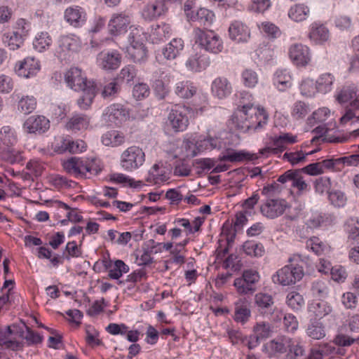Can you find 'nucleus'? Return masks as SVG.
<instances>
[{"label":"nucleus","instance_id":"nucleus-31","mask_svg":"<svg viewBox=\"0 0 359 359\" xmlns=\"http://www.w3.org/2000/svg\"><path fill=\"white\" fill-rule=\"evenodd\" d=\"M210 60L205 55L195 54L189 58L186 65L192 71L201 72L209 67Z\"/></svg>","mask_w":359,"mask_h":359},{"label":"nucleus","instance_id":"nucleus-60","mask_svg":"<svg viewBox=\"0 0 359 359\" xmlns=\"http://www.w3.org/2000/svg\"><path fill=\"white\" fill-rule=\"evenodd\" d=\"M137 69L133 65L123 67L119 72V78L126 82L132 81L137 75Z\"/></svg>","mask_w":359,"mask_h":359},{"label":"nucleus","instance_id":"nucleus-17","mask_svg":"<svg viewBox=\"0 0 359 359\" xmlns=\"http://www.w3.org/2000/svg\"><path fill=\"white\" fill-rule=\"evenodd\" d=\"M40 63L34 57H27L15 65V71L21 77L30 78L40 70Z\"/></svg>","mask_w":359,"mask_h":359},{"label":"nucleus","instance_id":"nucleus-5","mask_svg":"<svg viewBox=\"0 0 359 359\" xmlns=\"http://www.w3.org/2000/svg\"><path fill=\"white\" fill-rule=\"evenodd\" d=\"M65 170L76 177H86L87 174L97 175L101 168L95 160H83L78 157H72L62 164Z\"/></svg>","mask_w":359,"mask_h":359},{"label":"nucleus","instance_id":"nucleus-39","mask_svg":"<svg viewBox=\"0 0 359 359\" xmlns=\"http://www.w3.org/2000/svg\"><path fill=\"white\" fill-rule=\"evenodd\" d=\"M36 98L32 95L22 96L18 102V109L27 115L31 114L36 107Z\"/></svg>","mask_w":359,"mask_h":359},{"label":"nucleus","instance_id":"nucleus-54","mask_svg":"<svg viewBox=\"0 0 359 359\" xmlns=\"http://www.w3.org/2000/svg\"><path fill=\"white\" fill-rule=\"evenodd\" d=\"M242 81L247 88H254L258 83L257 73L252 69H245L241 74Z\"/></svg>","mask_w":359,"mask_h":359},{"label":"nucleus","instance_id":"nucleus-22","mask_svg":"<svg viewBox=\"0 0 359 359\" xmlns=\"http://www.w3.org/2000/svg\"><path fill=\"white\" fill-rule=\"evenodd\" d=\"M309 38L316 44H323L330 38L329 29L323 24L313 22L311 25Z\"/></svg>","mask_w":359,"mask_h":359},{"label":"nucleus","instance_id":"nucleus-50","mask_svg":"<svg viewBox=\"0 0 359 359\" xmlns=\"http://www.w3.org/2000/svg\"><path fill=\"white\" fill-rule=\"evenodd\" d=\"M283 159L287 161L292 165L304 163L306 161V154L301 150L287 151L283 156Z\"/></svg>","mask_w":359,"mask_h":359},{"label":"nucleus","instance_id":"nucleus-8","mask_svg":"<svg viewBox=\"0 0 359 359\" xmlns=\"http://www.w3.org/2000/svg\"><path fill=\"white\" fill-rule=\"evenodd\" d=\"M189 113L188 108L183 105L177 104L171 109L168 120L175 131H183L187 128L189 124Z\"/></svg>","mask_w":359,"mask_h":359},{"label":"nucleus","instance_id":"nucleus-41","mask_svg":"<svg viewBox=\"0 0 359 359\" xmlns=\"http://www.w3.org/2000/svg\"><path fill=\"white\" fill-rule=\"evenodd\" d=\"M255 303L262 313H265L266 310L271 311L273 305V299L271 295L259 292L255 297Z\"/></svg>","mask_w":359,"mask_h":359},{"label":"nucleus","instance_id":"nucleus-53","mask_svg":"<svg viewBox=\"0 0 359 359\" xmlns=\"http://www.w3.org/2000/svg\"><path fill=\"white\" fill-rule=\"evenodd\" d=\"M121 88L116 79H112L109 83L104 86L101 95L104 99H112L120 92Z\"/></svg>","mask_w":359,"mask_h":359},{"label":"nucleus","instance_id":"nucleus-45","mask_svg":"<svg viewBox=\"0 0 359 359\" xmlns=\"http://www.w3.org/2000/svg\"><path fill=\"white\" fill-rule=\"evenodd\" d=\"M245 253L251 257H262L264 253L262 244L252 241H247L243 245Z\"/></svg>","mask_w":359,"mask_h":359},{"label":"nucleus","instance_id":"nucleus-33","mask_svg":"<svg viewBox=\"0 0 359 359\" xmlns=\"http://www.w3.org/2000/svg\"><path fill=\"white\" fill-rule=\"evenodd\" d=\"M251 316L249 306L240 300L235 304L233 319L237 323H245Z\"/></svg>","mask_w":359,"mask_h":359},{"label":"nucleus","instance_id":"nucleus-59","mask_svg":"<svg viewBox=\"0 0 359 359\" xmlns=\"http://www.w3.org/2000/svg\"><path fill=\"white\" fill-rule=\"evenodd\" d=\"M0 142L6 146L13 145L16 142L13 130L9 126H4L0 130Z\"/></svg>","mask_w":359,"mask_h":359},{"label":"nucleus","instance_id":"nucleus-55","mask_svg":"<svg viewBox=\"0 0 359 359\" xmlns=\"http://www.w3.org/2000/svg\"><path fill=\"white\" fill-rule=\"evenodd\" d=\"M309 111L310 109L308 104L302 101H297L292 107L291 115L294 119H302L309 113Z\"/></svg>","mask_w":359,"mask_h":359},{"label":"nucleus","instance_id":"nucleus-13","mask_svg":"<svg viewBox=\"0 0 359 359\" xmlns=\"http://www.w3.org/2000/svg\"><path fill=\"white\" fill-rule=\"evenodd\" d=\"M287 208L289 205L284 199L268 198L260 210L264 216L274 219L282 215Z\"/></svg>","mask_w":359,"mask_h":359},{"label":"nucleus","instance_id":"nucleus-52","mask_svg":"<svg viewBox=\"0 0 359 359\" xmlns=\"http://www.w3.org/2000/svg\"><path fill=\"white\" fill-rule=\"evenodd\" d=\"M334 82V76L330 74H323L316 81L317 90L326 93L331 90Z\"/></svg>","mask_w":359,"mask_h":359},{"label":"nucleus","instance_id":"nucleus-14","mask_svg":"<svg viewBox=\"0 0 359 359\" xmlns=\"http://www.w3.org/2000/svg\"><path fill=\"white\" fill-rule=\"evenodd\" d=\"M288 54L293 64L297 67H306L311 61L309 48L302 43L292 44Z\"/></svg>","mask_w":359,"mask_h":359},{"label":"nucleus","instance_id":"nucleus-35","mask_svg":"<svg viewBox=\"0 0 359 359\" xmlns=\"http://www.w3.org/2000/svg\"><path fill=\"white\" fill-rule=\"evenodd\" d=\"M251 154L243 151H235L231 149L226 151V154L219 156V161H229L231 163L241 162L245 159L252 160Z\"/></svg>","mask_w":359,"mask_h":359},{"label":"nucleus","instance_id":"nucleus-21","mask_svg":"<svg viewBox=\"0 0 359 359\" xmlns=\"http://www.w3.org/2000/svg\"><path fill=\"white\" fill-rule=\"evenodd\" d=\"M229 34L232 40L238 43L244 42L250 38V29L243 22L234 21L229 27Z\"/></svg>","mask_w":359,"mask_h":359},{"label":"nucleus","instance_id":"nucleus-42","mask_svg":"<svg viewBox=\"0 0 359 359\" xmlns=\"http://www.w3.org/2000/svg\"><path fill=\"white\" fill-rule=\"evenodd\" d=\"M124 142V135L116 130L107 132L102 137V142L106 146L117 147Z\"/></svg>","mask_w":359,"mask_h":359},{"label":"nucleus","instance_id":"nucleus-58","mask_svg":"<svg viewBox=\"0 0 359 359\" xmlns=\"http://www.w3.org/2000/svg\"><path fill=\"white\" fill-rule=\"evenodd\" d=\"M111 180L118 183L128 184L130 187L137 188L144 185L142 181H135L122 173H114L111 175Z\"/></svg>","mask_w":359,"mask_h":359},{"label":"nucleus","instance_id":"nucleus-48","mask_svg":"<svg viewBox=\"0 0 359 359\" xmlns=\"http://www.w3.org/2000/svg\"><path fill=\"white\" fill-rule=\"evenodd\" d=\"M197 149L199 151L212 150L222 147L220 140L217 137H207L196 142Z\"/></svg>","mask_w":359,"mask_h":359},{"label":"nucleus","instance_id":"nucleus-1","mask_svg":"<svg viewBox=\"0 0 359 359\" xmlns=\"http://www.w3.org/2000/svg\"><path fill=\"white\" fill-rule=\"evenodd\" d=\"M67 86L75 91H82L77 104L81 109H88L96 95V85L93 81L88 80L84 72L78 67H71L65 74Z\"/></svg>","mask_w":359,"mask_h":359},{"label":"nucleus","instance_id":"nucleus-30","mask_svg":"<svg viewBox=\"0 0 359 359\" xmlns=\"http://www.w3.org/2000/svg\"><path fill=\"white\" fill-rule=\"evenodd\" d=\"M309 14L310 9L304 4H296L292 6L288 11V17L297 22L306 20Z\"/></svg>","mask_w":359,"mask_h":359},{"label":"nucleus","instance_id":"nucleus-49","mask_svg":"<svg viewBox=\"0 0 359 359\" xmlns=\"http://www.w3.org/2000/svg\"><path fill=\"white\" fill-rule=\"evenodd\" d=\"M307 334L313 339H320L325 336L324 327L318 320L311 321L306 330Z\"/></svg>","mask_w":359,"mask_h":359},{"label":"nucleus","instance_id":"nucleus-34","mask_svg":"<svg viewBox=\"0 0 359 359\" xmlns=\"http://www.w3.org/2000/svg\"><path fill=\"white\" fill-rule=\"evenodd\" d=\"M291 339L286 336L278 337L269 343V348L273 353H287L291 344Z\"/></svg>","mask_w":359,"mask_h":359},{"label":"nucleus","instance_id":"nucleus-11","mask_svg":"<svg viewBox=\"0 0 359 359\" xmlns=\"http://www.w3.org/2000/svg\"><path fill=\"white\" fill-rule=\"evenodd\" d=\"M122 62V55L116 50L102 51L97 57V65L106 71L117 69Z\"/></svg>","mask_w":359,"mask_h":359},{"label":"nucleus","instance_id":"nucleus-18","mask_svg":"<svg viewBox=\"0 0 359 359\" xmlns=\"http://www.w3.org/2000/svg\"><path fill=\"white\" fill-rule=\"evenodd\" d=\"M64 18L70 26L78 28L85 24L86 21V13L81 6H72L65 9Z\"/></svg>","mask_w":359,"mask_h":359},{"label":"nucleus","instance_id":"nucleus-32","mask_svg":"<svg viewBox=\"0 0 359 359\" xmlns=\"http://www.w3.org/2000/svg\"><path fill=\"white\" fill-rule=\"evenodd\" d=\"M273 83L280 91H284L292 86V76L286 69H278L274 74Z\"/></svg>","mask_w":359,"mask_h":359},{"label":"nucleus","instance_id":"nucleus-51","mask_svg":"<svg viewBox=\"0 0 359 359\" xmlns=\"http://www.w3.org/2000/svg\"><path fill=\"white\" fill-rule=\"evenodd\" d=\"M286 303L292 309L299 311L304 305V299L299 292L292 291L287 295Z\"/></svg>","mask_w":359,"mask_h":359},{"label":"nucleus","instance_id":"nucleus-12","mask_svg":"<svg viewBox=\"0 0 359 359\" xmlns=\"http://www.w3.org/2000/svg\"><path fill=\"white\" fill-rule=\"evenodd\" d=\"M131 23V18L126 12L113 13L108 23L109 33L118 36L127 31Z\"/></svg>","mask_w":359,"mask_h":359},{"label":"nucleus","instance_id":"nucleus-24","mask_svg":"<svg viewBox=\"0 0 359 359\" xmlns=\"http://www.w3.org/2000/svg\"><path fill=\"white\" fill-rule=\"evenodd\" d=\"M231 85L224 77L216 78L212 83L211 90L213 95L219 99H223L231 93Z\"/></svg>","mask_w":359,"mask_h":359},{"label":"nucleus","instance_id":"nucleus-56","mask_svg":"<svg viewBox=\"0 0 359 359\" xmlns=\"http://www.w3.org/2000/svg\"><path fill=\"white\" fill-rule=\"evenodd\" d=\"M233 285L240 294H252L256 290V287H252L251 285H250L243 277L236 278Z\"/></svg>","mask_w":359,"mask_h":359},{"label":"nucleus","instance_id":"nucleus-38","mask_svg":"<svg viewBox=\"0 0 359 359\" xmlns=\"http://www.w3.org/2000/svg\"><path fill=\"white\" fill-rule=\"evenodd\" d=\"M171 28L169 25L162 22L153 26L151 36L154 43L163 41L170 34Z\"/></svg>","mask_w":359,"mask_h":359},{"label":"nucleus","instance_id":"nucleus-37","mask_svg":"<svg viewBox=\"0 0 359 359\" xmlns=\"http://www.w3.org/2000/svg\"><path fill=\"white\" fill-rule=\"evenodd\" d=\"M53 43L50 34L46 31L39 32L34 40V48L39 52H43L48 49Z\"/></svg>","mask_w":359,"mask_h":359},{"label":"nucleus","instance_id":"nucleus-10","mask_svg":"<svg viewBox=\"0 0 359 359\" xmlns=\"http://www.w3.org/2000/svg\"><path fill=\"white\" fill-rule=\"evenodd\" d=\"M274 147H266L259 151L262 155L268 156L269 154H278L286 149L287 144H292L297 142V137L291 133H281L278 136L271 137Z\"/></svg>","mask_w":359,"mask_h":359},{"label":"nucleus","instance_id":"nucleus-26","mask_svg":"<svg viewBox=\"0 0 359 359\" xmlns=\"http://www.w3.org/2000/svg\"><path fill=\"white\" fill-rule=\"evenodd\" d=\"M334 221V217L327 213H313L306 221V228L316 229L322 226H328Z\"/></svg>","mask_w":359,"mask_h":359},{"label":"nucleus","instance_id":"nucleus-63","mask_svg":"<svg viewBox=\"0 0 359 359\" xmlns=\"http://www.w3.org/2000/svg\"><path fill=\"white\" fill-rule=\"evenodd\" d=\"M306 248L311 249L315 254L321 255L325 245L318 237H312L306 241Z\"/></svg>","mask_w":359,"mask_h":359},{"label":"nucleus","instance_id":"nucleus-61","mask_svg":"<svg viewBox=\"0 0 359 359\" xmlns=\"http://www.w3.org/2000/svg\"><path fill=\"white\" fill-rule=\"evenodd\" d=\"M69 140L70 137L69 136H61L56 138L55 142L53 143V147L55 151L58 154L67 152L68 147L69 146Z\"/></svg>","mask_w":359,"mask_h":359},{"label":"nucleus","instance_id":"nucleus-20","mask_svg":"<svg viewBox=\"0 0 359 359\" xmlns=\"http://www.w3.org/2000/svg\"><path fill=\"white\" fill-rule=\"evenodd\" d=\"M102 264L107 270L108 276L111 279L118 280L123 273L129 271V266L121 259L113 262L110 259L104 258L102 259Z\"/></svg>","mask_w":359,"mask_h":359},{"label":"nucleus","instance_id":"nucleus-4","mask_svg":"<svg viewBox=\"0 0 359 359\" xmlns=\"http://www.w3.org/2000/svg\"><path fill=\"white\" fill-rule=\"evenodd\" d=\"M194 34L196 43L205 50L213 54H218L222 51V40L214 31L197 27L194 29Z\"/></svg>","mask_w":359,"mask_h":359},{"label":"nucleus","instance_id":"nucleus-15","mask_svg":"<svg viewBox=\"0 0 359 359\" xmlns=\"http://www.w3.org/2000/svg\"><path fill=\"white\" fill-rule=\"evenodd\" d=\"M104 119L119 126L129 119L128 109L121 104H113L108 107L104 114Z\"/></svg>","mask_w":359,"mask_h":359},{"label":"nucleus","instance_id":"nucleus-3","mask_svg":"<svg viewBox=\"0 0 359 359\" xmlns=\"http://www.w3.org/2000/svg\"><path fill=\"white\" fill-rule=\"evenodd\" d=\"M146 36L142 28L132 27L128 35L126 54L135 63H143L148 57Z\"/></svg>","mask_w":359,"mask_h":359},{"label":"nucleus","instance_id":"nucleus-64","mask_svg":"<svg viewBox=\"0 0 359 359\" xmlns=\"http://www.w3.org/2000/svg\"><path fill=\"white\" fill-rule=\"evenodd\" d=\"M330 274L332 279L337 283L344 282L348 276L345 268L341 266H332Z\"/></svg>","mask_w":359,"mask_h":359},{"label":"nucleus","instance_id":"nucleus-27","mask_svg":"<svg viewBox=\"0 0 359 359\" xmlns=\"http://www.w3.org/2000/svg\"><path fill=\"white\" fill-rule=\"evenodd\" d=\"M214 13L205 8H200L195 11L193 14L189 15V20L196 22L200 25L208 26L212 23Z\"/></svg>","mask_w":359,"mask_h":359},{"label":"nucleus","instance_id":"nucleus-28","mask_svg":"<svg viewBox=\"0 0 359 359\" xmlns=\"http://www.w3.org/2000/svg\"><path fill=\"white\" fill-rule=\"evenodd\" d=\"M184 48V41L182 39H173L162 50V55L166 60H173Z\"/></svg>","mask_w":359,"mask_h":359},{"label":"nucleus","instance_id":"nucleus-6","mask_svg":"<svg viewBox=\"0 0 359 359\" xmlns=\"http://www.w3.org/2000/svg\"><path fill=\"white\" fill-rule=\"evenodd\" d=\"M145 161V154L137 146H131L123 151L120 165L127 172H133L141 167Z\"/></svg>","mask_w":359,"mask_h":359},{"label":"nucleus","instance_id":"nucleus-46","mask_svg":"<svg viewBox=\"0 0 359 359\" xmlns=\"http://www.w3.org/2000/svg\"><path fill=\"white\" fill-rule=\"evenodd\" d=\"M287 359H307V355L302 346L291 339V344L286 355Z\"/></svg>","mask_w":359,"mask_h":359},{"label":"nucleus","instance_id":"nucleus-23","mask_svg":"<svg viewBox=\"0 0 359 359\" xmlns=\"http://www.w3.org/2000/svg\"><path fill=\"white\" fill-rule=\"evenodd\" d=\"M8 325L0 326V346H4L6 348L17 351L22 350L24 342L11 338V332Z\"/></svg>","mask_w":359,"mask_h":359},{"label":"nucleus","instance_id":"nucleus-9","mask_svg":"<svg viewBox=\"0 0 359 359\" xmlns=\"http://www.w3.org/2000/svg\"><path fill=\"white\" fill-rule=\"evenodd\" d=\"M50 126L49 119L42 115L30 116L23 123V129L27 133L36 135L44 134Z\"/></svg>","mask_w":359,"mask_h":359},{"label":"nucleus","instance_id":"nucleus-43","mask_svg":"<svg viewBox=\"0 0 359 359\" xmlns=\"http://www.w3.org/2000/svg\"><path fill=\"white\" fill-rule=\"evenodd\" d=\"M331 307L327 305V302L323 301L313 302L309 307V311L316 318H322L327 316L331 312Z\"/></svg>","mask_w":359,"mask_h":359},{"label":"nucleus","instance_id":"nucleus-29","mask_svg":"<svg viewBox=\"0 0 359 359\" xmlns=\"http://www.w3.org/2000/svg\"><path fill=\"white\" fill-rule=\"evenodd\" d=\"M168 179V174L163 165L158 163L154 164L149 171L146 182L150 184H161Z\"/></svg>","mask_w":359,"mask_h":359},{"label":"nucleus","instance_id":"nucleus-57","mask_svg":"<svg viewBox=\"0 0 359 359\" xmlns=\"http://www.w3.org/2000/svg\"><path fill=\"white\" fill-rule=\"evenodd\" d=\"M8 327L10 328L11 338L12 339H17V337L20 339L24 338L28 326H27L24 322L20 321V323H13L8 325Z\"/></svg>","mask_w":359,"mask_h":359},{"label":"nucleus","instance_id":"nucleus-44","mask_svg":"<svg viewBox=\"0 0 359 359\" xmlns=\"http://www.w3.org/2000/svg\"><path fill=\"white\" fill-rule=\"evenodd\" d=\"M2 40L11 50H15L20 48L23 43L24 38L19 34L18 31H14L13 32L4 34L3 35Z\"/></svg>","mask_w":359,"mask_h":359},{"label":"nucleus","instance_id":"nucleus-2","mask_svg":"<svg viewBox=\"0 0 359 359\" xmlns=\"http://www.w3.org/2000/svg\"><path fill=\"white\" fill-rule=\"evenodd\" d=\"M268 115L264 109L252 104L243 105L238 109L233 117L236 127L243 132L257 131L266 125Z\"/></svg>","mask_w":359,"mask_h":359},{"label":"nucleus","instance_id":"nucleus-47","mask_svg":"<svg viewBox=\"0 0 359 359\" xmlns=\"http://www.w3.org/2000/svg\"><path fill=\"white\" fill-rule=\"evenodd\" d=\"M346 226L348 233V241L351 242L352 245H354L355 243L359 245V222L351 219L347 221Z\"/></svg>","mask_w":359,"mask_h":359},{"label":"nucleus","instance_id":"nucleus-25","mask_svg":"<svg viewBox=\"0 0 359 359\" xmlns=\"http://www.w3.org/2000/svg\"><path fill=\"white\" fill-rule=\"evenodd\" d=\"M336 100L340 104L354 102L359 99V90L354 85L343 86L335 95Z\"/></svg>","mask_w":359,"mask_h":359},{"label":"nucleus","instance_id":"nucleus-7","mask_svg":"<svg viewBox=\"0 0 359 359\" xmlns=\"http://www.w3.org/2000/svg\"><path fill=\"white\" fill-rule=\"evenodd\" d=\"M304 276L303 267L298 264H290L278 270L273 277V282L279 283L283 285L294 284Z\"/></svg>","mask_w":359,"mask_h":359},{"label":"nucleus","instance_id":"nucleus-16","mask_svg":"<svg viewBox=\"0 0 359 359\" xmlns=\"http://www.w3.org/2000/svg\"><path fill=\"white\" fill-rule=\"evenodd\" d=\"M78 41L70 36H61L57 41L55 55L61 60H66L71 53L78 48Z\"/></svg>","mask_w":359,"mask_h":359},{"label":"nucleus","instance_id":"nucleus-36","mask_svg":"<svg viewBox=\"0 0 359 359\" xmlns=\"http://www.w3.org/2000/svg\"><path fill=\"white\" fill-rule=\"evenodd\" d=\"M175 93L181 98L189 99L196 93V88L189 81L176 83Z\"/></svg>","mask_w":359,"mask_h":359},{"label":"nucleus","instance_id":"nucleus-62","mask_svg":"<svg viewBox=\"0 0 359 359\" xmlns=\"http://www.w3.org/2000/svg\"><path fill=\"white\" fill-rule=\"evenodd\" d=\"M253 332L255 335L259 337L262 340L266 339L270 335V325L264 322L257 323L254 326Z\"/></svg>","mask_w":359,"mask_h":359},{"label":"nucleus","instance_id":"nucleus-40","mask_svg":"<svg viewBox=\"0 0 359 359\" xmlns=\"http://www.w3.org/2000/svg\"><path fill=\"white\" fill-rule=\"evenodd\" d=\"M89 119L83 114H76L73 116L67 123V128L72 131H78L87 128Z\"/></svg>","mask_w":359,"mask_h":359},{"label":"nucleus","instance_id":"nucleus-19","mask_svg":"<svg viewBox=\"0 0 359 359\" xmlns=\"http://www.w3.org/2000/svg\"><path fill=\"white\" fill-rule=\"evenodd\" d=\"M168 11L165 0L149 2L142 11V17L147 21H152L164 15Z\"/></svg>","mask_w":359,"mask_h":359}]
</instances>
